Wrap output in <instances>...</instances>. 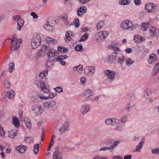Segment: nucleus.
I'll list each match as a JSON object with an SVG mask.
<instances>
[{
    "label": "nucleus",
    "instance_id": "nucleus-1",
    "mask_svg": "<svg viewBox=\"0 0 159 159\" xmlns=\"http://www.w3.org/2000/svg\"><path fill=\"white\" fill-rule=\"evenodd\" d=\"M41 43V40L40 35H36L34 36L32 39L31 42V46L33 49H35L40 45Z\"/></svg>",
    "mask_w": 159,
    "mask_h": 159
},
{
    "label": "nucleus",
    "instance_id": "nucleus-2",
    "mask_svg": "<svg viewBox=\"0 0 159 159\" xmlns=\"http://www.w3.org/2000/svg\"><path fill=\"white\" fill-rule=\"evenodd\" d=\"M156 8V5L153 3H148L145 6V10L148 13H151L154 11Z\"/></svg>",
    "mask_w": 159,
    "mask_h": 159
},
{
    "label": "nucleus",
    "instance_id": "nucleus-3",
    "mask_svg": "<svg viewBox=\"0 0 159 159\" xmlns=\"http://www.w3.org/2000/svg\"><path fill=\"white\" fill-rule=\"evenodd\" d=\"M31 110L33 113L36 115H40L43 112L40 106L38 105L33 106L31 107Z\"/></svg>",
    "mask_w": 159,
    "mask_h": 159
},
{
    "label": "nucleus",
    "instance_id": "nucleus-4",
    "mask_svg": "<svg viewBox=\"0 0 159 159\" xmlns=\"http://www.w3.org/2000/svg\"><path fill=\"white\" fill-rule=\"evenodd\" d=\"M56 104V102L53 100L48 101L43 104L45 108L46 109H52L54 107Z\"/></svg>",
    "mask_w": 159,
    "mask_h": 159
},
{
    "label": "nucleus",
    "instance_id": "nucleus-5",
    "mask_svg": "<svg viewBox=\"0 0 159 159\" xmlns=\"http://www.w3.org/2000/svg\"><path fill=\"white\" fill-rule=\"evenodd\" d=\"M125 57L121 53H117L116 56V61L120 64L122 65L124 63L125 60Z\"/></svg>",
    "mask_w": 159,
    "mask_h": 159
},
{
    "label": "nucleus",
    "instance_id": "nucleus-6",
    "mask_svg": "<svg viewBox=\"0 0 159 159\" xmlns=\"http://www.w3.org/2000/svg\"><path fill=\"white\" fill-rule=\"evenodd\" d=\"M105 74L108 76V80L110 81H112L114 79L115 72L113 71H111L109 70H105Z\"/></svg>",
    "mask_w": 159,
    "mask_h": 159
},
{
    "label": "nucleus",
    "instance_id": "nucleus-7",
    "mask_svg": "<svg viewBox=\"0 0 159 159\" xmlns=\"http://www.w3.org/2000/svg\"><path fill=\"white\" fill-rule=\"evenodd\" d=\"M74 33L71 31H67L66 33L65 40L67 43H69L70 41L73 40L74 37Z\"/></svg>",
    "mask_w": 159,
    "mask_h": 159
},
{
    "label": "nucleus",
    "instance_id": "nucleus-8",
    "mask_svg": "<svg viewBox=\"0 0 159 159\" xmlns=\"http://www.w3.org/2000/svg\"><path fill=\"white\" fill-rule=\"evenodd\" d=\"M119 122V120L114 118H108L105 120V123L107 125L115 126Z\"/></svg>",
    "mask_w": 159,
    "mask_h": 159
},
{
    "label": "nucleus",
    "instance_id": "nucleus-9",
    "mask_svg": "<svg viewBox=\"0 0 159 159\" xmlns=\"http://www.w3.org/2000/svg\"><path fill=\"white\" fill-rule=\"evenodd\" d=\"M87 9L84 6H82L77 9V13L78 15L80 17H82L86 12Z\"/></svg>",
    "mask_w": 159,
    "mask_h": 159
},
{
    "label": "nucleus",
    "instance_id": "nucleus-10",
    "mask_svg": "<svg viewBox=\"0 0 159 159\" xmlns=\"http://www.w3.org/2000/svg\"><path fill=\"white\" fill-rule=\"evenodd\" d=\"M69 126V122L67 121L65 122L62 125L59 129V131L60 132V134H61L66 131H67L68 129Z\"/></svg>",
    "mask_w": 159,
    "mask_h": 159
},
{
    "label": "nucleus",
    "instance_id": "nucleus-11",
    "mask_svg": "<svg viewBox=\"0 0 159 159\" xmlns=\"http://www.w3.org/2000/svg\"><path fill=\"white\" fill-rule=\"evenodd\" d=\"M159 73V61L156 63L154 66L151 75L152 77H155Z\"/></svg>",
    "mask_w": 159,
    "mask_h": 159
},
{
    "label": "nucleus",
    "instance_id": "nucleus-12",
    "mask_svg": "<svg viewBox=\"0 0 159 159\" xmlns=\"http://www.w3.org/2000/svg\"><path fill=\"white\" fill-rule=\"evenodd\" d=\"M153 88H148L144 90V97L146 99H147L152 94Z\"/></svg>",
    "mask_w": 159,
    "mask_h": 159
},
{
    "label": "nucleus",
    "instance_id": "nucleus-13",
    "mask_svg": "<svg viewBox=\"0 0 159 159\" xmlns=\"http://www.w3.org/2000/svg\"><path fill=\"white\" fill-rule=\"evenodd\" d=\"M158 58L157 56L154 54H151L148 59V61L150 64H153L157 60Z\"/></svg>",
    "mask_w": 159,
    "mask_h": 159
},
{
    "label": "nucleus",
    "instance_id": "nucleus-14",
    "mask_svg": "<svg viewBox=\"0 0 159 159\" xmlns=\"http://www.w3.org/2000/svg\"><path fill=\"white\" fill-rule=\"evenodd\" d=\"M27 148L26 146L24 145H20L16 147V150L21 153H24L27 150Z\"/></svg>",
    "mask_w": 159,
    "mask_h": 159
},
{
    "label": "nucleus",
    "instance_id": "nucleus-15",
    "mask_svg": "<svg viewBox=\"0 0 159 159\" xmlns=\"http://www.w3.org/2000/svg\"><path fill=\"white\" fill-rule=\"evenodd\" d=\"M99 39L98 40H104L108 35L107 32L101 31L98 33Z\"/></svg>",
    "mask_w": 159,
    "mask_h": 159
},
{
    "label": "nucleus",
    "instance_id": "nucleus-16",
    "mask_svg": "<svg viewBox=\"0 0 159 159\" xmlns=\"http://www.w3.org/2000/svg\"><path fill=\"white\" fill-rule=\"evenodd\" d=\"M59 55V52L57 51H56L53 49L50 50L48 54L47 57L49 58L54 57L55 56H57Z\"/></svg>",
    "mask_w": 159,
    "mask_h": 159
},
{
    "label": "nucleus",
    "instance_id": "nucleus-17",
    "mask_svg": "<svg viewBox=\"0 0 159 159\" xmlns=\"http://www.w3.org/2000/svg\"><path fill=\"white\" fill-rule=\"evenodd\" d=\"M126 21L127 22V26L128 27L127 30L131 29V30H133L134 28H135V29H136V26H138V25L137 24L136 25L134 24V26H133L132 22L130 20H127Z\"/></svg>",
    "mask_w": 159,
    "mask_h": 159
},
{
    "label": "nucleus",
    "instance_id": "nucleus-18",
    "mask_svg": "<svg viewBox=\"0 0 159 159\" xmlns=\"http://www.w3.org/2000/svg\"><path fill=\"white\" fill-rule=\"evenodd\" d=\"M89 109L90 108L89 106L85 104L82 106L81 111L83 114H84L88 112Z\"/></svg>",
    "mask_w": 159,
    "mask_h": 159
},
{
    "label": "nucleus",
    "instance_id": "nucleus-19",
    "mask_svg": "<svg viewBox=\"0 0 159 159\" xmlns=\"http://www.w3.org/2000/svg\"><path fill=\"white\" fill-rule=\"evenodd\" d=\"M92 91L90 89H87L85 91L84 93V98L87 99L93 95Z\"/></svg>",
    "mask_w": 159,
    "mask_h": 159
},
{
    "label": "nucleus",
    "instance_id": "nucleus-20",
    "mask_svg": "<svg viewBox=\"0 0 159 159\" xmlns=\"http://www.w3.org/2000/svg\"><path fill=\"white\" fill-rule=\"evenodd\" d=\"M44 27L45 30L49 31H52L54 29V26L51 25L47 21L44 24Z\"/></svg>",
    "mask_w": 159,
    "mask_h": 159
},
{
    "label": "nucleus",
    "instance_id": "nucleus-21",
    "mask_svg": "<svg viewBox=\"0 0 159 159\" xmlns=\"http://www.w3.org/2000/svg\"><path fill=\"white\" fill-rule=\"evenodd\" d=\"M40 87L44 93H47L49 91V89L46 87L45 84L43 82L40 81Z\"/></svg>",
    "mask_w": 159,
    "mask_h": 159
},
{
    "label": "nucleus",
    "instance_id": "nucleus-22",
    "mask_svg": "<svg viewBox=\"0 0 159 159\" xmlns=\"http://www.w3.org/2000/svg\"><path fill=\"white\" fill-rule=\"evenodd\" d=\"M20 47L19 45L17 44V42H11V49L12 51L18 49Z\"/></svg>",
    "mask_w": 159,
    "mask_h": 159
},
{
    "label": "nucleus",
    "instance_id": "nucleus-23",
    "mask_svg": "<svg viewBox=\"0 0 159 159\" xmlns=\"http://www.w3.org/2000/svg\"><path fill=\"white\" fill-rule=\"evenodd\" d=\"M4 85L6 88H10L11 84L10 82L9 78L7 77L5 79L4 82Z\"/></svg>",
    "mask_w": 159,
    "mask_h": 159
},
{
    "label": "nucleus",
    "instance_id": "nucleus-24",
    "mask_svg": "<svg viewBox=\"0 0 159 159\" xmlns=\"http://www.w3.org/2000/svg\"><path fill=\"white\" fill-rule=\"evenodd\" d=\"M15 92L14 91L11 90L7 92L6 93V95L9 98L12 99L15 97Z\"/></svg>",
    "mask_w": 159,
    "mask_h": 159
},
{
    "label": "nucleus",
    "instance_id": "nucleus-25",
    "mask_svg": "<svg viewBox=\"0 0 159 159\" xmlns=\"http://www.w3.org/2000/svg\"><path fill=\"white\" fill-rule=\"evenodd\" d=\"M83 70V66L80 65L77 66H75L73 68V70L74 71H76L79 72V73H82V71Z\"/></svg>",
    "mask_w": 159,
    "mask_h": 159
},
{
    "label": "nucleus",
    "instance_id": "nucleus-26",
    "mask_svg": "<svg viewBox=\"0 0 159 159\" xmlns=\"http://www.w3.org/2000/svg\"><path fill=\"white\" fill-rule=\"evenodd\" d=\"M46 40L48 43L52 44H56L57 43V41L56 40L48 37L46 38Z\"/></svg>",
    "mask_w": 159,
    "mask_h": 159
},
{
    "label": "nucleus",
    "instance_id": "nucleus-27",
    "mask_svg": "<svg viewBox=\"0 0 159 159\" xmlns=\"http://www.w3.org/2000/svg\"><path fill=\"white\" fill-rule=\"evenodd\" d=\"M12 122L14 125L16 127L20 126V123L18 118L16 117L13 116L12 118Z\"/></svg>",
    "mask_w": 159,
    "mask_h": 159
},
{
    "label": "nucleus",
    "instance_id": "nucleus-28",
    "mask_svg": "<svg viewBox=\"0 0 159 159\" xmlns=\"http://www.w3.org/2000/svg\"><path fill=\"white\" fill-rule=\"evenodd\" d=\"M127 20L122 21L120 25V28L123 30H127L128 27L127 26Z\"/></svg>",
    "mask_w": 159,
    "mask_h": 159
},
{
    "label": "nucleus",
    "instance_id": "nucleus-29",
    "mask_svg": "<svg viewBox=\"0 0 159 159\" xmlns=\"http://www.w3.org/2000/svg\"><path fill=\"white\" fill-rule=\"evenodd\" d=\"M67 58V55H60L58 56L56 58L54 59L52 61V62H55L56 61H59V60H64L66 58Z\"/></svg>",
    "mask_w": 159,
    "mask_h": 159
},
{
    "label": "nucleus",
    "instance_id": "nucleus-30",
    "mask_svg": "<svg viewBox=\"0 0 159 159\" xmlns=\"http://www.w3.org/2000/svg\"><path fill=\"white\" fill-rule=\"evenodd\" d=\"M157 28L154 27H152L150 30V34L152 36H156Z\"/></svg>",
    "mask_w": 159,
    "mask_h": 159
},
{
    "label": "nucleus",
    "instance_id": "nucleus-31",
    "mask_svg": "<svg viewBox=\"0 0 159 159\" xmlns=\"http://www.w3.org/2000/svg\"><path fill=\"white\" fill-rule=\"evenodd\" d=\"M134 42L136 43H140L143 40L142 37L138 35H136L134 36Z\"/></svg>",
    "mask_w": 159,
    "mask_h": 159
},
{
    "label": "nucleus",
    "instance_id": "nucleus-32",
    "mask_svg": "<svg viewBox=\"0 0 159 159\" xmlns=\"http://www.w3.org/2000/svg\"><path fill=\"white\" fill-rule=\"evenodd\" d=\"M48 71L47 70H44L43 72H41L39 75V77L40 79H43L47 75Z\"/></svg>",
    "mask_w": 159,
    "mask_h": 159
},
{
    "label": "nucleus",
    "instance_id": "nucleus-33",
    "mask_svg": "<svg viewBox=\"0 0 159 159\" xmlns=\"http://www.w3.org/2000/svg\"><path fill=\"white\" fill-rule=\"evenodd\" d=\"M8 133V136L11 138H13L16 135V131L14 130H12L9 131Z\"/></svg>",
    "mask_w": 159,
    "mask_h": 159
},
{
    "label": "nucleus",
    "instance_id": "nucleus-34",
    "mask_svg": "<svg viewBox=\"0 0 159 159\" xmlns=\"http://www.w3.org/2000/svg\"><path fill=\"white\" fill-rule=\"evenodd\" d=\"M9 72L11 73L14 70L15 68V63L13 62H11L9 64Z\"/></svg>",
    "mask_w": 159,
    "mask_h": 159
},
{
    "label": "nucleus",
    "instance_id": "nucleus-35",
    "mask_svg": "<svg viewBox=\"0 0 159 159\" xmlns=\"http://www.w3.org/2000/svg\"><path fill=\"white\" fill-rule=\"evenodd\" d=\"M24 121L25 122L27 128L29 129H31L32 128V125L30 120L28 119H26L24 120Z\"/></svg>",
    "mask_w": 159,
    "mask_h": 159
},
{
    "label": "nucleus",
    "instance_id": "nucleus-36",
    "mask_svg": "<svg viewBox=\"0 0 159 159\" xmlns=\"http://www.w3.org/2000/svg\"><path fill=\"white\" fill-rule=\"evenodd\" d=\"M117 54V53H114L112 55H110L108 57V61L110 62H112L116 60V55Z\"/></svg>",
    "mask_w": 159,
    "mask_h": 159
},
{
    "label": "nucleus",
    "instance_id": "nucleus-37",
    "mask_svg": "<svg viewBox=\"0 0 159 159\" xmlns=\"http://www.w3.org/2000/svg\"><path fill=\"white\" fill-rule=\"evenodd\" d=\"M62 153L54 154L53 155V159H62Z\"/></svg>",
    "mask_w": 159,
    "mask_h": 159
},
{
    "label": "nucleus",
    "instance_id": "nucleus-38",
    "mask_svg": "<svg viewBox=\"0 0 159 159\" xmlns=\"http://www.w3.org/2000/svg\"><path fill=\"white\" fill-rule=\"evenodd\" d=\"M43 51L44 55L45 54H46L47 55L48 54L49 52V51L51 49V48L49 46H44L43 47Z\"/></svg>",
    "mask_w": 159,
    "mask_h": 159
},
{
    "label": "nucleus",
    "instance_id": "nucleus-39",
    "mask_svg": "<svg viewBox=\"0 0 159 159\" xmlns=\"http://www.w3.org/2000/svg\"><path fill=\"white\" fill-rule=\"evenodd\" d=\"M39 144H36L34 145L33 147V151L35 154H37L39 151Z\"/></svg>",
    "mask_w": 159,
    "mask_h": 159
},
{
    "label": "nucleus",
    "instance_id": "nucleus-40",
    "mask_svg": "<svg viewBox=\"0 0 159 159\" xmlns=\"http://www.w3.org/2000/svg\"><path fill=\"white\" fill-rule=\"evenodd\" d=\"M144 143V142L143 141L140 142L139 143L138 145L136 148V151L137 152H140L141 150V149L143 147V145Z\"/></svg>",
    "mask_w": 159,
    "mask_h": 159
},
{
    "label": "nucleus",
    "instance_id": "nucleus-41",
    "mask_svg": "<svg viewBox=\"0 0 159 159\" xmlns=\"http://www.w3.org/2000/svg\"><path fill=\"white\" fill-rule=\"evenodd\" d=\"M58 50L59 51L61 52L66 53L68 51V48H65L61 46H59L58 47Z\"/></svg>",
    "mask_w": 159,
    "mask_h": 159
},
{
    "label": "nucleus",
    "instance_id": "nucleus-42",
    "mask_svg": "<svg viewBox=\"0 0 159 159\" xmlns=\"http://www.w3.org/2000/svg\"><path fill=\"white\" fill-rule=\"evenodd\" d=\"M45 64L46 67L48 70H50L52 69V67L50 66H52L53 64L52 61L48 60L46 62Z\"/></svg>",
    "mask_w": 159,
    "mask_h": 159
},
{
    "label": "nucleus",
    "instance_id": "nucleus-43",
    "mask_svg": "<svg viewBox=\"0 0 159 159\" xmlns=\"http://www.w3.org/2000/svg\"><path fill=\"white\" fill-rule=\"evenodd\" d=\"M117 126L115 128V129L118 131H121L123 129V125L120 123L117 124Z\"/></svg>",
    "mask_w": 159,
    "mask_h": 159
},
{
    "label": "nucleus",
    "instance_id": "nucleus-44",
    "mask_svg": "<svg viewBox=\"0 0 159 159\" xmlns=\"http://www.w3.org/2000/svg\"><path fill=\"white\" fill-rule=\"evenodd\" d=\"M119 2L120 4L125 5L129 4L130 2L128 0H121L119 1Z\"/></svg>",
    "mask_w": 159,
    "mask_h": 159
},
{
    "label": "nucleus",
    "instance_id": "nucleus-45",
    "mask_svg": "<svg viewBox=\"0 0 159 159\" xmlns=\"http://www.w3.org/2000/svg\"><path fill=\"white\" fill-rule=\"evenodd\" d=\"M73 23L75 25V28H78L80 25L79 20L78 18H76L73 21Z\"/></svg>",
    "mask_w": 159,
    "mask_h": 159
},
{
    "label": "nucleus",
    "instance_id": "nucleus-46",
    "mask_svg": "<svg viewBox=\"0 0 159 159\" xmlns=\"http://www.w3.org/2000/svg\"><path fill=\"white\" fill-rule=\"evenodd\" d=\"M104 25L103 22L102 21H99L97 24V28L98 30H100Z\"/></svg>",
    "mask_w": 159,
    "mask_h": 159
},
{
    "label": "nucleus",
    "instance_id": "nucleus-47",
    "mask_svg": "<svg viewBox=\"0 0 159 159\" xmlns=\"http://www.w3.org/2000/svg\"><path fill=\"white\" fill-rule=\"evenodd\" d=\"M120 143V141L119 140H117L114 142L112 145L110 147L111 149L113 150L114 149V148L116 147Z\"/></svg>",
    "mask_w": 159,
    "mask_h": 159
},
{
    "label": "nucleus",
    "instance_id": "nucleus-48",
    "mask_svg": "<svg viewBox=\"0 0 159 159\" xmlns=\"http://www.w3.org/2000/svg\"><path fill=\"white\" fill-rule=\"evenodd\" d=\"M67 17L68 16L67 14L61 17V18L64 20V21L65 22V23L67 25L69 24L68 21L67 20Z\"/></svg>",
    "mask_w": 159,
    "mask_h": 159
},
{
    "label": "nucleus",
    "instance_id": "nucleus-49",
    "mask_svg": "<svg viewBox=\"0 0 159 159\" xmlns=\"http://www.w3.org/2000/svg\"><path fill=\"white\" fill-rule=\"evenodd\" d=\"M126 65L127 66H129L133 64L134 62L130 58H128L125 60Z\"/></svg>",
    "mask_w": 159,
    "mask_h": 159
},
{
    "label": "nucleus",
    "instance_id": "nucleus-50",
    "mask_svg": "<svg viewBox=\"0 0 159 159\" xmlns=\"http://www.w3.org/2000/svg\"><path fill=\"white\" fill-rule=\"evenodd\" d=\"M89 34L88 33H86L84 35H82L80 40L81 41H84L87 39L88 38Z\"/></svg>",
    "mask_w": 159,
    "mask_h": 159
},
{
    "label": "nucleus",
    "instance_id": "nucleus-51",
    "mask_svg": "<svg viewBox=\"0 0 159 159\" xmlns=\"http://www.w3.org/2000/svg\"><path fill=\"white\" fill-rule=\"evenodd\" d=\"M89 67V74L93 75L95 73V68L94 67L90 66Z\"/></svg>",
    "mask_w": 159,
    "mask_h": 159
},
{
    "label": "nucleus",
    "instance_id": "nucleus-52",
    "mask_svg": "<svg viewBox=\"0 0 159 159\" xmlns=\"http://www.w3.org/2000/svg\"><path fill=\"white\" fill-rule=\"evenodd\" d=\"M44 53L43 49H41L39 50L37 54V56L41 57L44 56Z\"/></svg>",
    "mask_w": 159,
    "mask_h": 159
},
{
    "label": "nucleus",
    "instance_id": "nucleus-53",
    "mask_svg": "<svg viewBox=\"0 0 159 159\" xmlns=\"http://www.w3.org/2000/svg\"><path fill=\"white\" fill-rule=\"evenodd\" d=\"M152 154H158L159 153V148H156L153 149L151 150Z\"/></svg>",
    "mask_w": 159,
    "mask_h": 159
},
{
    "label": "nucleus",
    "instance_id": "nucleus-54",
    "mask_svg": "<svg viewBox=\"0 0 159 159\" xmlns=\"http://www.w3.org/2000/svg\"><path fill=\"white\" fill-rule=\"evenodd\" d=\"M109 48L111 49L117 51L119 50V48L118 47H117L116 46L114 45L111 44L109 46Z\"/></svg>",
    "mask_w": 159,
    "mask_h": 159
},
{
    "label": "nucleus",
    "instance_id": "nucleus-55",
    "mask_svg": "<svg viewBox=\"0 0 159 159\" xmlns=\"http://www.w3.org/2000/svg\"><path fill=\"white\" fill-rule=\"evenodd\" d=\"M5 133L3 129V127L2 126H0V135L1 136H4Z\"/></svg>",
    "mask_w": 159,
    "mask_h": 159
},
{
    "label": "nucleus",
    "instance_id": "nucleus-56",
    "mask_svg": "<svg viewBox=\"0 0 159 159\" xmlns=\"http://www.w3.org/2000/svg\"><path fill=\"white\" fill-rule=\"evenodd\" d=\"M55 90L57 92L60 93L63 91V89L61 87H57L54 88Z\"/></svg>",
    "mask_w": 159,
    "mask_h": 159
},
{
    "label": "nucleus",
    "instance_id": "nucleus-57",
    "mask_svg": "<svg viewBox=\"0 0 159 159\" xmlns=\"http://www.w3.org/2000/svg\"><path fill=\"white\" fill-rule=\"evenodd\" d=\"M75 48L77 51H80L83 49V47L81 44H78L75 47Z\"/></svg>",
    "mask_w": 159,
    "mask_h": 159
},
{
    "label": "nucleus",
    "instance_id": "nucleus-58",
    "mask_svg": "<svg viewBox=\"0 0 159 159\" xmlns=\"http://www.w3.org/2000/svg\"><path fill=\"white\" fill-rule=\"evenodd\" d=\"M107 157H100L99 155H97L93 158V159H107Z\"/></svg>",
    "mask_w": 159,
    "mask_h": 159
},
{
    "label": "nucleus",
    "instance_id": "nucleus-59",
    "mask_svg": "<svg viewBox=\"0 0 159 159\" xmlns=\"http://www.w3.org/2000/svg\"><path fill=\"white\" fill-rule=\"evenodd\" d=\"M47 22L52 26H54L56 24V21L54 20H48Z\"/></svg>",
    "mask_w": 159,
    "mask_h": 159
},
{
    "label": "nucleus",
    "instance_id": "nucleus-60",
    "mask_svg": "<svg viewBox=\"0 0 159 159\" xmlns=\"http://www.w3.org/2000/svg\"><path fill=\"white\" fill-rule=\"evenodd\" d=\"M111 150V148H110V147H103V148H101L99 151H106L107 150Z\"/></svg>",
    "mask_w": 159,
    "mask_h": 159
},
{
    "label": "nucleus",
    "instance_id": "nucleus-61",
    "mask_svg": "<svg viewBox=\"0 0 159 159\" xmlns=\"http://www.w3.org/2000/svg\"><path fill=\"white\" fill-rule=\"evenodd\" d=\"M89 66H86L84 68V73L85 74L88 75L89 74Z\"/></svg>",
    "mask_w": 159,
    "mask_h": 159
},
{
    "label": "nucleus",
    "instance_id": "nucleus-62",
    "mask_svg": "<svg viewBox=\"0 0 159 159\" xmlns=\"http://www.w3.org/2000/svg\"><path fill=\"white\" fill-rule=\"evenodd\" d=\"M17 42V36L16 34H14L13 35L11 42Z\"/></svg>",
    "mask_w": 159,
    "mask_h": 159
},
{
    "label": "nucleus",
    "instance_id": "nucleus-63",
    "mask_svg": "<svg viewBox=\"0 0 159 159\" xmlns=\"http://www.w3.org/2000/svg\"><path fill=\"white\" fill-rule=\"evenodd\" d=\"M90 0H78L79 2L83 4L87 3Z\"/></svg>",
    "mask_w": 159,
    "mask_h": 159
},
{
    "label": "nucleus",
    "instance_id": "nucleus-64",
    "mask_svg": "<svg viewBox=\"0 0 159 159\" xmlns=\"http://www.w3.org/2000/svg\"><path fill=\"white\" fill-rule=\"evenodd\" d=\"M17 21V24H19L20 25H23L24 23V21L23 20L21 19H18Z\"/></svg>",
    "mask_w": 159,
    "mask_h": 159
}]
</instances>
